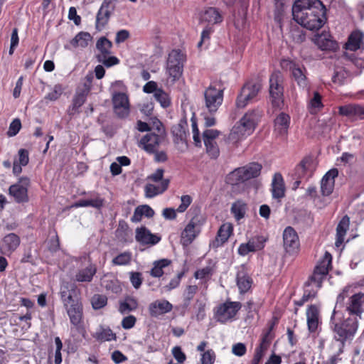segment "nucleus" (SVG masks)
<instances>
[{
  "instance_id": "obj_1",
  "label": "nucleus",
  "mask_w": 364,
  "mask_h": 364,
  "mask_svg": "<svg viewBox=\"0 0 364 364\" xmlns=\"http://www.w3.org/2000/svg\"><path fill=\"white\" fill-rule=\"evenodd\" d=\"M293 19L309 31H318L326 23V9L320 0H296L292 6Z\"/></svg>"
},
{
  "instance_id": "obj_2",
  "label": "nucleus",
  "mask_w": 364,
  "mask_h": 364,
  "mask_svg": "<svg viewBox=\"0 0 364 364\" xmlns=\"http://www.w3.org/2000/svg\"><path fill=\"white\" fill-rule=\"evenodd\" d=\"M358 318L348 316L333 309L330 321V328L334 333V339L341 343L343 346L348 340H352L358 330Z\"/></svg>"
},
{
  "instance_id": "obj_3",
  "label": "nucleus",
  "mask_w": 364,
  "mask_h": 364,
  "mask_svg": "<svg viewBox=\"0 0 364 364\" xmlns=\"http://www.w3.org/2000/svg\"><path fill=\"white\" fill-rule=\"evenodd\" d=\"M257 117L255 110L246 113L232 128L225 139L227 142L235 144L245 135H250L256 127Z\"/></svg>"
},
{
  "instance_id": "obj_4",
  "label": "nucleus",
  "mask_w": 364,
  "mask_h": 364,
  "mask_svg": "<svg viewBox=\"0 0 364 364\" xmlns=\"http://www.w3.org/2000/svg\"><path fill=\"white\" fill-rule=\"evenodd\" d=\"M193 217L185 227L181 235V243L183 247L189 246L200 235L205 218L202 215L199 208H191Z\"/></svg>"
},
{
  "instance_id": "obj_5",
  "label": "nucleus",
  "mask_w": 364,
  "mask_h": 364,
  "mask_svg": "<svg viewBox=\"0 0 364 364\" xmlns=\"http://www.w3.org/2000/svg\"><path fill=\"white\" fill-rule=\"evenodd\" d=\"M269 96L274 108L282 109L284 106V76L279 70H274L269 76Z\"/></svg>"
},
{
  "instance_id": "obj_6",
  "label": "nucleus",
  "mask_w": 364,
  "mask_h": 364,
  "mask_svg": "<svg viewBox=\"0 0 364 364\" xmlns=\"http://www.w3.org/2000/svg\"><path fill=\"white\" fill-rule=\"evenodd\" d=\"M281 66L283 69L289 70L291 72L292 78L299 87L303 90L309 89V82L306 77V69L304 66L289 59L282 60Z\"/></svg>"
},
{
  "instance_id": "obj_7",
  "label": "nucleus",
  "mask_w": 364,
  "mask_h": 364,
  "mask_svg": "<svg viewBox=\"0 0 364 364\" xmlns=\"http://www.w3.org/2000/svg\"><path fill=\"white\" fill-rule=\"evenodd\" d=\"M59 294L65 309L82 302L80 290L75 283L63 282Z\"/></svg>"
},
{
  "instance_id": "obj_8",
  "label": "nucleus",
  "mask_w": 364,
  "mask_h": 364,
  "mask_svg": "<svg viewBox=\"0 0 364 364\" xmlns=\"http://www.w3.org/2000/svg\"><path fill=\"white\" fill-rule=\"evenodd\" d=\"M241 307L242 304L239 301H226L216 307L215 317L218 322L225 323L235 318Z\"/></svg>"
},
{
  "instance_id": "obj_9",
  "label": "nucleus",
  "mask_w": 364,
  "mask_h": 364,
  "mask_svg": "<svg viewBox=\"0 0 364 364\" xmlns=\"http://www.w3.org/2000/svg\"><path fill=\"white\" fill-rule=\"evenodd\" d=\"M30 183L28 177L22 176L18 178L17 183L9 186V194L14 198L16 203H25L29 201L28 190Z\"/></svg>"
},
{
  "instance_id": "obj_10",
  "label": "nucleus",
  "mask_w": 364,
  "mask_h": 364,
  "mask_svg": "<svg viewBox=\"0 0 364 364\" xmlns=\"http://www.w3.org/2000/svg\"><path fill=\"white\" fill-rule=\"evenodd\" d=\"M183 55L180 50H173L169 54L166 63L168 75L173 80H178L183 73Z\"/></svg>"
},
{
  "instance_id": "obj_11",
  "label": "nucleus",
  "mask_w": 364,
  "mask_h": 364,
  "mask_svg": "<svg viewBox=\"0 0 364 364\" xmlns=\"http://www.w3.org/2000/svg\"><path fill=\"white\" fill-rule=\"evenodd\" d=\"M262 88V85L257 82H247L241 89L240 95L236 100V106L244 108L247 104L255 98Z\"/></svg>"
},
{
  "instance_id": "obj_12",
  "label": "nucleus",
  "mask_w": 364,
  "mask_h": 364,
  "mask_svg": "<svg viewBox=\"0 0 364 364\" xmlns=\"http://www.w3.org/2000/svg\"><path fill=\"white\" fill-rule=\"evenodd\" d=\"M91 87L86 82L84 83L83 87L77 88L73 95L72 103L67 109V114L71 117L77 113H80L79 109L86 102L87 95L90 92Z\"/></svg>"
},
{
  "instance_id": "obj_13",
  "label": "nucleus",
  "mask_w": 364,
  "mask_h": 364,
  "mask_svg": "<svg viewBox=\"0 0 364 364\" xmlns=\"http://www.w3.org/2000/svg\"><path fill=\"white\" fill-rule=\"evenodd\" d=\"M205 106L210 112H215L222 105L223 100V90H218L210 85L204 92Z\"/></svg>"
},
{
  "instance_id": "obj_14",
  "label": "nucleus",
  "mask_w": 364,
  "mask_h": 364,
  "mask_svg": "<svg viewBox=\"0 0 364 364\" xmlns=\"http://www.w3.org/2000/svg\"><path fill=\"white\" fill-rule=\"evenodd\" d=\"M113 109L118 118L124 119L129 114L128 96L123 92H115L112 96Z\"/></svg>"
},
{
  "instance_id": "obj_15",
  "label": "nucleus",
  "mask_w": 364,
  "mask_h": 364,
  "mask_svg": "<svg viewBox=\"0 0 364 364\" xmlns=\"http://www.w3.org/2000/svg\"><path fill=\"white\" fill-rule=\"evenodd\" d=\"M262 168V166L260 164L252 162L245 166L235 169V173L237 176V182H245L258 177L261 173Z\"/></svg>"
},
{
  "instance_id": "obj_16",
  "label": "nucleus",
  "mask_w": 364,
  "mask_h": 364,
  "mask_svg": "<svg viewBox=\"0 0 364 364\" xmlns=\"http://www.w3.org/2000/svg\"><path fill=\"white\" fill-rule=\"evenodd\" d=\"M165 137L155 132H149L140 139L138 145L146 153L152 154L154 152H156V149H158L159 144Z\"/></svg>"
},
{
  "instance_id": "obj_17",
  "label": "nucleus",
  "mask_w": 364,
  "mask_h": 364,
  "mask_svg": "<svg viewBox=\"0 0 364 364\" xmlns=\"http://www.w3.org/2000/svg\"><path fill=\"white\" fill-rule=\"evenodd\" d=\"M364 294L359 292L353 294L349 298L346 306V311L349 316L361 318V314L364 312Z\"/></svg>"
},
{
  "instance_id": "obj_18",
  "label": "nucleus",
  "mask_w": 364,
  "mask_h": 364,
  "mask_svg": "<svg viewBox=\"0 0 364 364\" xmlns=\"http://www.w3.org/2000/svg\"><path fill=\"white\" fill-rule=\"evenodd\" d=\"M283 242L285 250L291 253L299 247V236L296 230L291 226L287 227L283 232Z\"/></svg>"
},
{
  "instance_id": "obj_19",
  "label": "nucleus",
  "mask_w": 364,
  "mask_h": 364,
  "mask_svg": "<svg viewBox=\"0 0 364 364\" xmlns=\"http://www.w3.org/2000/svg\"><path fill=\"white\" fill-rule=\"evenodd\" d=\"M136 240L143 245H155L161 240V237L153 234L146 227L142 226L136 229Z\"/></svg>"
},
{
  "instance_id": "obj_20",
  "label": "nucleus",
  "mask_w": 364,
  "mask_h": 364,
  "mask_svg": "<svg viewBox=\"0 0 364 364\" xmlns=\"http://www.w3.org/2000/svg\"><path fill=\"white\" fill-rule=\"evenodd\" d=\"M340 115L355 119H364V107L358 104H348L338 107Z\"/></svg>"
},
{
  "instance_id": "obj_21",
  "label": "nucleus",
  "mask_w": 364,
  "mask_h": 364,
  "mask_svg": "<svg viewBox=\"0 0 364 364\" xmlns=\"http://www.w3.org/2000/svg\"><path fill=\"white\" fill-rule=\"evenodd\" d=\"M202 22H207L208 26L220 23L223 21V16L219 9L216 7H208L202 13L200 16Z\"/></svg>"
},
{
  "instance_id": "obj_22",
  "label": "nucleus",
  "mask_w": 364,
  "mask_h": 364,
  "mask_svg": "<svg viewBox=\"0 0 364 364\" xmlns=\"http://www.w3.org/2000/svg\"><path fill=\"white\" fill-rule=\"evenodd\" d=\"M88 194L90 195L91 198L90 199H81L75 202L71 208H80V207H92L97 209H100L104 205V199L100 196V194L96 192H90Z\"/></svg>"
},
{
  "instance_id": "obj_23",
  "label": "nucleus",
  "mask_w": 364,
  "mask_h": 364,
  "mask_svg": "<svg viewBox=\"0 0 364 364\" xmlns=\"http://www.w3.org/2000/svg\"><path fill=\"white\" fill-rule=\"evenodd\" d=\"M67 314L69 317L70 323L75 328H78L82 323L83 319V305L82 303L73 305L65 309Z\"/></svg>"
},
{
  "instance_id": "obj_24",
  "label": "nucleus",
  "mask_w": 364,
  "mask_h": 364,
  "mask_svg": "<svg viewBox=\"0 0 364 364\" xmlns=\"http://www.w3.org/2000/svg\"><path fill=\"white\" fill-rule=\"evenodd\" d=\"M188 126L186 117L182 118L177 124L172 126L171 134L174 137L175 143L186 142L188 132L186 130Z\"/></svg>"
},
{
  "instance_id": "obj_25",
  "label": "nucleus",
  "mask_w": 364,
  "mask_h": 364,
  "mask_svg": "<svg viewBox=\"0 0 364 364\" xmlns=\"http://www.w3.org/2000/svg\"><path fill=\"white\" fill-rule=\"evenodd\" d=\"M172 309V304L166 300H156L149 306V314L152 317H158L160 315L170 312Z\"/></svg>"
},
{
  "instance_id": "obj_26",
  "label": "nucleus",
  "mask_w": 364,
  "mask_h": 364,
  "mask_svg": "<svg viewBox=\"0 0 364 364\" xmlns=\"http://www.w3.org/2000/svg\"><path fill=\"white\" fill-rule=\"evenodd\" d=\"M20 237L15 233H9L4 237L1 248L4 254H11L14 252L20 245Z\"/></svg>"
},
{
  "instance_id": "obj_27",
  "label": "nucleus",
  "mask_w": 364,
  "mask_h": 364,
  "mask_svg": "<svg viewBox=\"0 0 364 364\" xmlns=\"http://www.w3.org/2000/svg\"><path fill=\"white\" fill-rule=\"evenodd\" d=\"M290 116L284 112H281L274 119V131L279 136H286L290 125Z\"/></svg>"
},
{
  "instance_id": "obj_28",
  "label": "nucleus",
  "mask_w": 364,
  "mask_h": 364,
  "mask_svg": "<svg viewBox=\"0 0 364 364\" xmlns=\"http://www.w3.org/2000/svg\"><path fill=\"white\" fill-rule=\"evenodd\" d=\"M237 285L241 294H245L251 288L252 279L244 267L239 270L236 276Z\"/></svg>"
},
{
  "instance_id": "obj_29",
  "label": "nucleus",
  "mask_w": 364,
  "mask_h": 364,
  "mask_svg": "<svg viewBox=\"0 0 364 364\" xmlns=\"http://www.w3.org/2000/svg\"><path fill=\"white\" fill-rule=\"evenodd\" d=\"M92 39V37L90 33L80 31L70 41V46L65 45L64 48L66 50H70L71 48L70 46L73 48H77L78 46L86 48L88 46L89 41Z\"/></svg>"
},
{
  "instance_id": "obj_30",
  "label": "nucleus",
  "mask_w": 364,
  "mask_h": 364,
  "mask_svg": "<svg viewBox=\"0 0 364 364\" xmlns=\"http://www.w3.org/2000/svg\"><path fill=\"white\" fill-rule=\"evenodd\" d=\"M272 197L274 198L280 199L285 196V187L282 176L276 173L274 176L272 183Z\"/></svg>"
},
{
  "instance_id": "obj_31",
  "label": "nucleus",
  "mask_w": 364,
  "mask_h": 364,
  "mask_svg": "<svg viewBox=\"0 0 364 364\" xmlns=\"http://www.w3.org/2000/svg\"><path fill=\"white\" fill-rule=\"evenodd\" d=\"M232 232V226L230 224H223L218 231L217 237L213 242L212 246L217 248L228 241Z\"/></svg>"
},
{
  "instance_id": "obj_32",
  "label": "nucleus",
  "mask_w": 364,
  "mask_h": 364,
  "mask_svg": "<svg viewBox=\"0 0 364 364\" xmlns=\"http://www.w3.org/2000/svg\"><path fill=\"white\" fill-rule=\"evenodd\" d=\"M307 326L311 333L316 331L318 326V309L316 305H310L306 311Z\"/></svg>"
},
{
  "instance_id": "obj_33",
  "label": "nucleus",
  "mask_w": 364,
  "mask_h": 364,
  "mask_svg": "<svg viewBox=\"0 0 364 364\" xmlns=\"http://www.w3.org/2000/svg\"><path fill=\"white\" fill-rule=\"evenodd\" d=\"M169 183L170 180L166 178L159 186L151 183L146 184L144 188L146 196L147 198H154L157 195L163 193L168 189Z\"/></svg>"
},
{
  "instance_id": "obj_34",
  "label": "nucleus",
  "mask_w": 364,
  "mask_h": 364,
  "mask_svg": "<svg viewBox=\"0 0 364 364\" xmlns=\"http://www.w3.org/2000/svg\"><path fill=\"white\" fill-rule=\"evenodd\" d=\"M350 218L345 215L338 223L336 228V246L339 247L344 241V237L349 228Z\"/></svg>"
},
{
  "instance_id": "obj_35",
  "label": "nucleus",
  "mask_w": 364,
  "mask_h": 364,
  "mask_svg": "<svg viewBox=\"0 0 364 364\" xmlns=\"http://www.w3.org/2000/svg\"><path fill=\"white\" fill-rule=\"evenodd\" d=\"M363 33L359 31H353L348 38V41L344 45L346 50L355 51L360 48L363 41Z\"/></svg>"
},
{
  "instance_id": "obj_36",
  "label": "nucleus",
  "mask_w": 364,
  "mask_h": 364,
  "mask_svg": "<svg viewBox=\"0 0 364 364\" xmlns=\"http://www.w3.org/2000/svg\"><path fill=\"white\" fill-rule=\"evenodd\" d=\"M113 44L107 37L102 36L96 42V48L98 53L96 54V59L103 55H109L112 53Z\"/></svg>"
},
{
  "instance_id": "obj_37",
  "label": "nucleus",
  "mask_w": 364,
  "mask_h": 364,
  "mask_svg": "<svg viewBox=\"0 0 364 364\" xmlns=\"http://www.w3.org/2000/svg\"><path fill=\"white\" fill-rule=\"evenodd\" d=\"M112 14V11L102 9V8L99 9L95 20V28L97 31H100L105 28L109 21Z\"/></svg>"
},
{
  "instance_id": "obj_38",
  "label": "nucleus",
  "mask_w": 364,
  "mask_h": 364,
  "mask_svg": "<svg viewBox=\"0 0 364 364\" xmlns=\"http://www.w3.org/2000/svg\"><path fill=\"white\" fill-rule=\"evenodd\" d=\"M96 267L90 264L89 267L79 270L75 274V281L79 282H90L96 274Z\"/></svg>"
},
{
  "instance_id": "obj_39",
  "label": "nucleus",
  "mask_w": 364,
  "mask_h": 364,
  "mask_svg": "<svg viewBox=\"0 0 364 364\" xmlns=\"http://www.w3.org/2000/svg\"><path fill=\"white\" fill-rule=\"evenodd\" d=\"M93 337L100 341H116L117 336L109 327L105 328L100 326L99 330L93 335Z\"/></svg>"
},
{
  "instance_id": "obj_40",
  "label": "nucleus",
  "mask_w": 364,
  "mask_h": 364,
  "mask_svg": "<svg viewBox=\"0 0 364 364\" xmlns=\"http://www.w3.org/2000/svg\"><path fill=\"white\" fill-rule=\"evenodd\" d=\"M341 60L344 65H349V64L347 63L349 62L354 65L357 68H364V59L358 58L355 53H348L347 52H344L341 57Z\"/></svg>"
},
{
  "instance_id": "obj_41",
  "label": "nucleus",
  "mask_w": 364,
  "mask_h": 364,
  "mask_svg": "<svg viewBox=\"0 0 364 364\" xmlns=\"http://www.w3.org/2000/svg\"><path fill=\"white\" fill-rule=\"evenodd\" d=\"M115 236L121 242H129V225L126 221L121 220L119 221V225L115 230Z\"/></svg>"
},
{
  "instance_id": "obj_42",
  "label": "nucleus",
  "mask_w": 364,
  "mask_h": 364,
  "mask_svg": "<svg viewBox=\"0 0 364 364\" xmlns=\"http://www.w3.org/2000/svg\"><path fill=\"white\" fill-rule=\"evenodd\" d=\"M331 255L329 252H326L322 260L316 266L314 270L318 272L320 274L326 277L328 274L329 269L331 267Z\"/></svg>"
},
{
  "instance_id": "obj_43",
  "label": "nucleus",
  "mask_w": 364,
  "mask_h": 364,
  "mask_svg": "<svg viewBox=\"0 0 364 364\" xmlns=\"http://www.w3.org/2000/svg\"><path fill=\"white\" fill-rule=\"evenodd\" d=\"M137 307V300L134 297L127 296L123 301L119 303V311L121 314H124L136 310Z\"/></svg>"
},
{
  "instance_id": "obj_44",
  "label": "nucleus",
  "mask_w": 364,
  "mask_h": 364,
  "mask_svg": "<svg viewBox=\"0 0 364 364\" xmlns=\"http://www.w3.org/2000/svg\"><path fill=\"white\" fill-rule=\"evenodd\" d=\"M247 204L241 200H237L232 205L231 213L236 220L239 221L245 217Z\"/></svg>"
},
{
  "instance_id": "obj_45",
  "label": "nucleus",
  "mask_w": 364,
  "mask_h": 364,
  "mask_svg": "<svg viewBox=\"0 0 364 364\" xmlns=\"http://www.w3.org/2000/svg\"><path fill=\"white\" fill-rule=\"evenodd\" d=\"M317 289H314L313 288L306 287V284H304V294L302 297L297 301H294V304L298 306H303L306 302L309 300L314 299L317 296Z\"/></svg>"
},
{
  "instance_id": "obj_46",
  "label": "nucleus",
  "mask_w": 364,
  "mask_h": 364,
  "mask_svg": "<svg viewBox=\"0 0 364 364\" xmlns=\"http://www.w3.org/2000/svg\"><path fill=\"white\" fill-rule=\"evenodd\" d=\"M198 289V288L196 285H189L186 287L183 292V308L186 309L190 306L191 301L197 293Z\"/></svg>"
},
{
  "instance_id": "obj_47",
  "label": "nucleus",
  "mask_w": 364,
  "mask_h": 364,
  "mask_svg": "<svg viewBox=\"0 0 364 364\" xmlns=\"http://www.w3.org/2000/svg\"><path fill=\"white\" fill-rule=\"evenodd\" d=\"M220 134L221 132L218 129H206L204 130L202 134L204 145L215 142V139Z\"/></svg>"
},
{
  "instance_id": "obj_48",
  "label": "nucleus",
  "mask_w": 364,
  "mask_h": 364,
  "mask_svg": "<svg viewBox=\"0 0 364 364\" xmlns=\"http://www.w3.org/2000/svg\"><path fill=\"white\" fill-rule=\"evenodd\" d=\"M290 35L291 38L296 43L301 44L306 41V33L298 26L291 27Z\"/></svg>"
},
{
  "instance_id": "obj_49",
  "label": "nucleus",
  "mask_w": 364,
  "mask_h": 364,
  "mask_svg": "<svg viewBox=\"0 0 364 364\" xmlns=\"http://www.w3.org/2000/svg\"><path fill=\"white\" fill-rule=\"evenodd\" d=\"M154 96L157 102L164 108H167L171 105V98L169 95L162 89H159L154 94Z\"/></svg>"
},
{
  "instance_id": "obj_50",
  "label": "nucleus",
  "mask_w": 364,
  "mask_h": 364,
  "mask_svg": "<svg viewBox=\"0 0 364 364\" xmlns=\"http://www.w3.org/2000/svg\"><path fill=\"white\" fill-rule=\"evenodd\" d=\"M350 75V73L345 68L340 70H335L333 75L332 76V82L336 84L342 85L345 83L346 78Z\"/></svg>"
},
{
  "instance_id": "obj_51",
  "label": "nucleus",
  "mask_w": 364,
  "mask_h": 364,
  "mask_svg": "<svg viewBox=\"0 0 364 364\" xmlns=\"http://www.w3.org/2000/svg\"><path fill=\"white\" fill-rule=\"evenodd\" d=\"M92 306L95 310H99L107 304V297L103 294H94L91 299Z\"/></svg>"
},
{
  "instance_id": "obj_52",
  "label": "nucleus",
  "mask_w": 364,
  "mask_h": 364,
  "mask_svg": "<svg viewBox=\"0 0 364 364\" xmlns=\"http://www.w3.org/2000/svg\"><path fill=\"white\" fill-rule=\"evenodd\" d=\"M298 165L307 173L308 177L312 176L314 167V161L311 156L304 157Z\"/></svg>"
},
{
  "instance_id": "obj_53",
  "label": "nucleus",
  "mask_w": 364,
  "mask_h": 364,
  "mask_svg": "<svg viewBox=\"0 0 364 364\" xmlns=\"http://www.w3.org/2000/svg\"><path fill=\"white\" fill-rule=\"evenodd\" d=\"M132 260V253L129 252H124L120 253L115 257L112 262L114 265H127L130 263Z\"/></svg>"
},
{
  "instance_id": "obj_54",
  "label": "nucleus",
  "mask_w": 364,
  "mask_h": 364,
  "mask_svg": "<svg viewBox=\"0 0 364 364\" xmlns=\"http://www.w3.org/2000/svg\"><path fill=\"white\" fill-rule=\"evenodd\" d=\"M318 45L323 50H334L338 47V44L335 41L326 38L318 39Z\"/></svg>"
},
{
  "instance_id": "obj_55",
  "label": "nucleus",
  "mask_w": 364,
  "mask_h": 364,
  "mask_svg": "<svg viewBox=\"0 0 364 364\" xmlns=\"http://www.w3.org/2000/svg\"><path fill=\"white\" fill-rule=\"evenodd\" d=\"M273 338L274 334L269 333V331H265L262 334L261 342L257 348H259L263 351H266L269 348Z\"/></svg>"
},
{
  "instance_id": "obj_56",
  "label": "nucleus",
  "mask_w": 364,
  "mask_h": 364,
  "mask_svg": "<svg viewBox=\"0 0 364 364\" xmlns=\"http://www.w3.org/2000/svg\"><path fill=\"white\" fill-rule=\"evenodd\" d=\"M284 14V4L282 1H277L274 11V18L277 23H281Z\"/></svg>"
},
{
  "instance_id": "obj_57",
  "label": "nucleus",
  "mask_w": 364,
  "mask_h": 364,
  "mask_svg": "<svg viewBox=\"0 0 364 364\" xmlns=\"http://www.w3.org/2000/svg\"><path fill=\"white\" fill-rule=\"evenodd\" d=\"M325 277L320 274L316 270H314L312 275H311L309 279L305 282L306 287H310L311 283H316L317 289H320L322 286V282Z\"/></svg>"
},
{
  "instance_id": "obj_58",
  "label": "nucleus",
  "mask_w": 364,
  "mask_h": 364,
  "mask_svg": "<svg viewBox=\"0 0 364 364\" xmlns=\"http://www.w3.org/2000/svg\"><path fill=\"white\" fill-rule=\"evenodd\" d=\"M97 60V62L102 63V65L107 68H110L119 63V58H117L115 56H112L110 55L98 57Z\"/></svg>"
},
{
  "instance_id": "obj_59",
  "label": "nucleus",
  "mask_w": 364,
  "mask_h": 364,
  "mask_svg": "<svg viewBox=\"0 0 364 364\" xmlns=\"http://www.w3.org/2000/svg\"><path fill=\"white\" fill-rule=\"evenodd\" d=\"M205 151L208 156L212 159H217L220 156V149L215 142L205 144Z\"/></svg>"
},
{
  "instance_id": "obj_60",
  "label": "nucleus",
  "mask_w": 364,
  "mask_h": 364,
  "mask_svg": "<svg viewBox=\"0 0 364 364\" xmlns=\"http://www.w3.org/2000/svg\"><path fill=\"white\" fill-rule=\"evenodd\" d=\"M333 181L326 180L325 181L324 178H322L321 181V191L323 196H328L333 193L334 188Z\"/></svg>"
},
{
  "instance_id": "obj_61",
  "label": "nucleus",
  "mask_w": 364,
  "mask_h": 364,
  "mask_svg": "<svg viewBox=\"0 0 364 364\" xmlns=\"http://www.w3.org/2000/svg\"><path fill=\"white\" fill-rule=\"evenodd\" d=\"M129 274V279L134 288L139 289L143 282L142 274L139 272H131Z\"/></svg>"
},
{
  "instance_id": "obj_62",
  "label": "nucleus",
  "mask_w": 364,
  "mask_h": 364,
  "mask_svg": "<svg viewBox=\"0 0 364 364\" xmlns=\"http://www.w3.org/2000/svg\"><path fill=\"white\" fill-rule=\"evenodd\" d=\"M63 91V87L60 84H57L54 86L53 91L49 92L46 97L45 99L49 100L50 101H55L58 100L62 95Z\"/></svg>"
},
{
  "instance_id": "obj_63",
  "label": "nucleus",
  "mask_w": 364,
  "mask_h": 364,
  "mask_svg": "<svg viewBox=\"0 0 364 364\" xmlns=\"http://www.w3.org/2000/svg\"><path fill=\"white\" fill-rule=\"evenodd\" d=\"M21 128V122L18 118L14 119L9 125L7 135L9 136H16Z\"/></svg>"
},
{
  "instance_id": "obj_64",
  "label": "nucleus",
  "mask_w": 364,
  "mask_h": 364,
  "mask_svg": "<svg viewBox=\"0 0 364 364\" xmlns=\"http://www.w3.org/2000/svg\"><path fill=\"white\" fill-rule=\"evenodd\" d=\"M322 97L321 95L317 92H314V97L310 100L309 102V107L311 109H321L323 107V105L322 103Z\"/></svg>"
}]
</instances>
